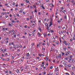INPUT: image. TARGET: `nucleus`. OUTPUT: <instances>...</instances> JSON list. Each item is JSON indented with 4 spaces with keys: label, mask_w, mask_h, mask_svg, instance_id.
Returning a JSON list of instances; mask_svg holds the SVG:
<instances>
[{
    "label": "nucleus",
    "mask_w": 75,
    "mask_h": 75,
    "mask_svg": "<svg viewBox=\"0 0 75 75\" xmlns=\"http://www.w3.org/2000/svg\"><path fill=\"white\" fill-rule=\"evenodd\" d=\"M52 22H50V25H49V27H51V25H52Z\"/></svg>",
    "instance_id": "f257e3e1"
},
{
    "label": "nucleus",
    "mask_w": 75,
    "mask_h": 75,
    "mask_svg": "<svg viewBox=\"0 0 75 75\" xmlns=\"http://www.w3.org/2000/svg\"><path fill=\"white\" fill-rule=\"evenodd\" d=\"M22 11H23V9H21V11H19V12L21 13H22Z\"/></svg>",
    "instance_id": "f03ea898"
},
{
    "label": "nucleus",
    "mask_w": 75,
    "mask_h": 75,
    "mask_svg": "<svg viewBox=\"0 0 75 75\" xmlns=\"http://www.w3.org/2000/svg\"><path fill=\"white\" fill-rule=\"evenodd\" d=\"M38 29L40 30V31H42V30L41 29V28H40V27H39Z\"/></svg>",
    "instance_id": "7ed1b4c3"
},
{
    "label": "nucleus",
    "mask_w": 75,
    "mask_h": 75,
    "mask_svg": "<svg viewBox=\"0 0 75 75\" xmlns=\"http://www.w3.org/2000/svg\"><path fill=\"white\" fill-rule=\"evenodd\" d=\"M61 54H59L58 56V58H61Z\"/></svg>",
    "instance_id": "20e7f679"
},
{
    "label": "nucleus",
    "mask_w": 75,
    "mask_h": 75,
    "mask_svg": "<svg viewBox=\"0 0 75 75\" xmlns=\"http://www.w3.org/2000/svg\"><path fill=\"white\" fill-rule=\"evenodd\" d=\"M8 25L10 26V27H12V25L10 23H9L8 24Z\"/></svg>",
    "instance_id": "39448f33"
},
{
    "label": "nucleus",
    "mask_w": 75,
    "mask_h": 75,
    "mask_svg": "<svg viewBox=\"0 0 75 75\" xmlns=\"http://www.w3.org/2000/svg\"><path fill=\"white\" fill-rule=\"evenodd\" d=\"M71 67V64H69L68 66V67H69V68H70V67Z\"/></svg>",
    "instance_id": "423d86ee"
},
{
    "label": "nucleus",
    "mask_w": 75,
    "mask_h": 75,
    "mask_svg": "<svg viewBox=\"0 0 75 75\" xmlns=\"http://www.w3.org/2000/svg\"><path fill=\"white\" fill-rule=\"evenodd\" d=\"M16 48H19L18 45H16Z\"/></svg>",
    "instance_id": "0eeeda50"
},
{
    "label": "nucleus",
    "mask_w": 75,
    "mask_h": 75,
    "mask_svg": "<svg viewBox=\"0 0 75 75\" xmlns=\"http://www.w3.org/2000/svg\"><path fill=\"white\" fill-rule=\"evenodd\" d=\"M38 34L39 35V37H40L41 36V34H40V33L39 32L38 33Z\"/></svg>",
    "instance_id": "6e6552de"
},
{
    "label": "nucleus",
    "mask_w": 75,
    "mask_h": 75,
    "mask_svg": "<svg viewBox=\"0 0 75 75\" xmlns=\"http://www.w3.org/2000/svg\"><path fill=\"white\" fill-rule=\"evenodd\" d=\"M29 55H30V54H29V53H27V57H29Z\"/></svg>",
    "instance_id": "1a4fd4ad"
},
{
    "label": "nucleus",
    "mask_w": 75,
    "mask_h": 75,
    "mask_svg": "<svg viewBox=\"0 0 75 75\" xmlns=\"http://www.w3.org/2000/svg\"><path fill=\"white\" fill-rule=\"evenodd\" d=\"M65 54L66 55H68V54H67V52H65Z\"/></svg>",
    "instance_id": "9d476101"
},
{
    "label": "nucleus",
    "mask_w": 75,
    "mask_h": 75,
    "mask_svg": "<svg viewBox=\"0 0 75 75\" xmlns=\"http://www.w3.org/2000/svg\"><path fill=\"white\" fill-rule=\"evenodd\" d=\"M13 48H15V50H16V46L15 45H13Z\"/></svg>",
    "instance_id": "9b49d317"
},
{
    "label": "nucleus",
    "mask_w": 75,
    "mask_h": 75,
    "mask_svg": "<svg viewBox=\"0 0 75 75\" xmlns=\"http://www.w3.org/2000/svg\"><path fill=\"white\" fill-rule=\"evenodd\" d=\"M42 8H43V9H45V8H44V6H43L42 5Z\"/></svg>",
    "instance_id": "f8f14e48"
},
{
    "label": "nucleus",
    "mask_w": 75,
    "mask_h": 75,
    "mask_svg": "<svg viewBox=\"0 0 75 75\" xmlns=\"http://www.w3.org/2000/svg\"><path fill=\"white\" fill-rule=\"evenodd\" d=\"M44 37L45 38L47 37V36H46V34H45V33L44 34Z\"/></svg>",
    "instance_id": "ddd939ff"
},
{
    "label": "nucleus",
    "mask_w": 75,
    "mask_h": 75,
    "mask_svg": "<svg viewBox=\"0 0 75 75\" xmlns=\"http://www.w3.org/2000/svg\"><path fill=\"white\" fill-rule=\"evenodd\" d=\"M62 55H65V54L64 53V52L62 53Z\"/></svg>",
    "instance_id": "4468645a"
},
{
    "label": "nucleus",
    "mask_w": 75,
    "mask_h": 75,
    "mask_svg": "<svg viewBox=\"0 0 75 75\" xmlns=\"http://www.w3.org/2000/svg\"><path fill=\"white\" fill-rule=\"evenodd\" d=\"M48 25V24L47 23H46L45 24V26L47 27V25Z\"/></svg>",
    "instance_id": "2eb2a0df"
},
{
    "label": "nucleus",
    "mask_w": 75,
    "mask_h": 75,
    "mask_svg": "<svg viewBox=\"0 0 75 75\" xmlns=\"http://www.w3.org/2000/svg\"><path fill=\"white\" fill-rule=\"evenodd\" d=\"M48 31H49V32H50V31H51V29H49L48 30Z\"/></svg>",
    "instance_id": "dca6fc26"
},
{
    "label": "nucleus",
    "mask_w": 75,
    "mask_h": 75,
    "mask_svg": "<svg viewBox=\"0 0 75 75\" xmlns=\"http://www.w3.org/2000/svg\"><path fill=\"white\" fill-rule=\"evenodd\" d=\"M16 72H17V73H18L19 72V70H18V69L17 70Z\"/></svg>",
    "instance_id": "f3484780"
},
{
    "label": "nucleus",
    "mask_w": 75,
    "mask_h": 75,
    "mask_svg": "<svg viewBox=\"0 0 75 75\" xmlns=\"http://www.w3.org/2000/svg\"><path fill=\"white\" fill-rule=\"evenodd\" d=\"M15 22V21H12V23H14V22Z\"/></svg>",
    "instance_id": "a211bd4d"
},
{
    "label": "nucleus",
    "mask_w": 75,
    "mask_h": 75,
    "mask_svg": "<svg viewBox=\"0 0 75 75\" xmlns=\"http://www.w3.org/2000/svg\"><path fill=\"white\" fill-rule=\"evenodd\" d=\"M66 42H67V41H65V40H64V44H65V43H66Z\"/></svg>",
    "instance_id": "6ab92c4d"
},
{
    "label": "nucleus",
    "mask_w": 75,
    "mask_h": 75,
    "mask_svg": "<svg viewBox=\"0 0 75 75\" xmlns=\"http://www.w3.org/2000/svg\"><path fill=\"white\" fill-rule=\"evenodd\" d=\"M64 18L65 19H66V18H67V16H66V15L64 16Z\"/></svg>",
    "instance_id": "aec40b11"
},
{
    "label": "nucleus",
    "mask_w": 75,
    "mask_h": 75,
    "mask_svg": "<svg viewBox=\"0 0 75 75\" xmlns=\"http://www.w3.org/2000/svg\"><path fill=\"white\" fill-rule=\"evenodd\" d=\"M4 55H7V53H5Z\"/></svg>",
    "instance_id": "412c9836"
},
{
    "label": "nucleus",
    "mask_w": 75,
    "mask_h": 75,
    "mask_svg": "<svg viewBox=\"0 0 75 75\" xmlns=\"http://www.w3.org/2000/svg\"><path fill=\"white\" fill-rule=\"evenodd\" d=\"M53 68V67L52 66H51L50 67V69H52Z\"/></svg>",
    "instance_id": "4be33fe9"
},
{
    "label": "nucleus",
    "mask_w": 75,
    "mask_h": 75,
    "mask_svg": "<svg viewBox=\"0 0 75 75\" xmlns=\"http://www.w3.org/2000/svg\"><path fill=\"white\" fill-rule=\"evenodd\" d=\"M65 10H64L63 11V13H65Z\"/></svg>",
    "instance_id": "5701e85b"
},
{
    "label": "nucleus",
    "mask_w": 75,
    "mask_h": 75,
    "mask_svg": "<svg viewBox=\"0 0 75 75\" xmlns=\"http://www.w3.org/2000/svg\"><path fill=\"white\" fill-rule=\"evenodd\" d=\"M63 64H66V62H65V61H64L63 62Z\"/></svg>",
    "instance_id": "b1692460"
},
{
    "label": "nucleus",
    "mask_w": 75,
    "mask_h": 75,
    "mask_svg": "<svg viewBox=\"0 0 75 75\" xmlns=\"http://www.w3.org/2000/svg\"><path fill=\"white\" fill-rule=\"evenodd\" d=\"M16 16H18V17H20V15H19V14H16Z\"/></svg>",
    "instance_id": "393cba45"
},
{
    "label": "nucleus",
    "mask_w": 75,
    "mask_h": 75,
    "mask_svg": "<svg viewBox=\"0 0 75 75\" xmlns=\"http://www.w3.org/2000/svg\"><path fill=\"white\" fill-rule=\"evenodd\" d=\"M67 53L69 54H70V53H71V52H69V51H68Z\"/></svg>",
    "instance_id": "a878e982"
},
{
    "label": "nucleus",
    "mask_w": 75,
    "mask_h": 75,
    "mask_svg": "<svg viewBox=\"0 0 75 75\" xmlns=\"http://www.w3.org/2000/svg\"><path fill=\"white\" fill-rule=\"evenodd\" d=\"M26 3H28V2H29V1L27 0H26Z\"/></svg>",
    "instance_id": "bb28decb"
},
{
    "label": "nucleus",
    "mask_w": 75,
    "mask_h": 75,
    "mask_svg": "<svg viewBox=\"0 0 75 75\" xmlns=\"http://www.w3.org/2000/svg\"><path fill=\"white\" fill-rule=\"evenodd\" d=\"M11 62L12 63H14V60H12Z\"/></svg>",
    "instance_id": "cd10ccee"
},
{
    "label": "nucleus",
    "mask_w": 75,
    "mask_h": 75,
    "mask_svg": "<svg viewBox=\"0 0 75 75\" xmlns=\"http://www.w3.org/2000/svg\"><path fill=\"white\" fill-rule=\"evenodd\" d=\"M65 67H68V65H67V64H65Z\"/></svg>",
    "instance_id": "c85d7f7f"
},
{
    "label": "nucleus",
    "mask_w": 75,
    "mask_h": 75,
    "mask_svg": "<svg viewBox=\"0 0 75 75\" xmlns=\"http://www.w3.org/2000/svg\"><path fill=\"white\" fill-rule=\"evenodd\" d=\"M50 0H46V2H47V3Z\"/></svg>",
    "instance_id": "c756f323"
},
{
    "label": "nucleus",
    "mask_w": 75,
    "mask_h": 75,
    "mask_svg": "<svg viewBox=\"0 0 75 75\" xmlns=\"http://www.w3.org/2000/svg\"><path fill=\"white\" fill-rule=\"evenodd\" d=\"M37 9H35V12H37Z\"/></svg>",
    "instance_id": "7c9ffc66"
},
{
    "label": "nucleus",
    "mask_w": 75,
    "mask_h": 75,
    "mask_svg": "<svg viewBox=\"0 0 75 75\" xmlns=\"http://www.w3.org/2000/svg\"><path fill=\"white\" fill-rule=\"evenodd\" d=\"M48 58H46V61H48Z\"/></svg>",
    "instance_id": "2f4dec72"
},
{
    "label": "nucleus",
    "mask_w": 75,
    "mask_h": 75,
    "mask_svg": "<svg viewBox=\"0 0 75 75\" xmlns=\"http://www.w3.org/2000/svg\"><path fill=\"white\" fill-rule=\"evenodd\" d=\"M1 43L2 44H3V41H1Z\"/></svg>",
    "instance_id": "473e14b6"
},
{
    "label": "nucleus",
    "mask_w": 75,
    "mask_h": 75,
    "mask_svg": "<svg viewBox=\"0 0 75 75\" xmlns=\"http://www.w3.org/2000/svg\"><path fill=\"white\" fill-rule=\"evenodd\" d=\"M43 74L45 75V74H46V72H45V71L43 73Z\"/></svg>",
    "instance_id": "72a5a7b5"
},
{
    "label": "nucleus",
    "mask_w": 75,
    "mask_h": 75,
    "mask_svg": "<svg viewBox=\"0 0 75 75\" xmlns=\"http://www.w3.org/2000/svg\"><path fill=\"white\" fill-rule=\"evenodd\" d=\"M18 4H17L15 6H16V7H18Z\"/></svg>",
    "instance_id": "f704fd0d"
},
{
    "label": "nucleus",
    "mask_w": 75,
    "mask_h": 75,
    "mask_svg": "<svg viewBox=\"0 0 75 75\" xmlns=\"http://www.w3.org/2000/svg\"><path fill=\"white\" fill-rule=\"evenodd\" d=\"M38 14H39V15H41V13H40V12H38Z\"/></svg>",
    "instance_id": "c9c22d12"
},
{
    "label": "nucleus",
    "mask_w": 75,
    "mask_h": 75,
    "mask_svg": "<svg viewBox=\"0 0 75 75\" xmlns=\"http://www.w3.org/2000/svg\"><path fill=\"white\" fill-rule=\"evenodd\" d=\"M61 9H62V10H64V7H62Z\"/></svg>",
    "instance_id": "e433bc0d"
},
{
    "label": "nucleus",
    "mask_w": 75,
    "mask_h": 75,
    "mask_svg": "<svg viewBox=\"0 0 75 75\" xmlns=\"http://www.w3.org/2000/svg\"><path fill=\"white\" fill-rule=\"evenodd\" d=\"M8 16H5V17H6V18H7V17H8Z\"/></svg>",
    "instance_id": "4c0bfd02"
},
{
    "label": "nucleus",
    "mask_w": 75,
    "mask_h": 75,
    "mask_svg": "<svg viewBox=\"0 0 75 75\" xmlns=\"http://www.w3.org/2000/svg\"><path fill=\"white\" fill-rule=\"evenodd\" d=\"M57 14H58V13H57V12H56L55 14H56V15H57Z\"/></svg>",
    "instance_id": "58836bf2"
},
{
    "label": "nucleus",
    "mask_w": 75,
    "mask_h": 75,
    "mask_svg": "<svg viewBox=\"0 0 75 75\" xmlns=\"http://www.w3.org/2000/svg\"><path fill=\"white\" fill-rule=\"evenodd\" d=\"M56 44H58V41L56 42Z\"/></svg>",
    "instance_id": "ea45409f"
},
{
    "label": "nucleus",
    "mask_w": 75,
    "mask_h": 75,
    "mask_svg": "<svg viewBox=\"0 0 75 75\" xmlns=\"http://www.w3.org/2000/svg\"><path fill=\"white\" fill-rule=\"evenodd\" d=\"M49 29V28H46V30H48Z\"/></svg>",
    "instance_id": "a19ab883"
},
{
    "label": "nucleus",
    "mask_w": 75,
    "mask_h": 75,
    "mask_svg": "<svg viewBox=\"0 0 75 75\" xmlns=\"http://www.w3.org/2000/svg\"><path fill=\"white\" fill-rule=\"evenodd\" d=\"M9 74H11V71H9Z\"/></svg>",
    "instance_id": "79ce46f5"
},
{
    "label": "nucleus",
    "mask_w": 75,
    "mask_h": 75,
    "mask_svg": "<svg viewBox=\"0 0 75 75\" xmlns=\"http://www.w3.org/2000/svg\"><path fill=\"white\" fill-rule=\"evenodd\" d=\"M62 39H64V38H65V37L63 36L62 37Z\"/></svg>",
    "instance_id": "37998d69"
},
{
    "label": "nucleus",
    "mask_w": 75,
    "mask_h": 75,
    "mask_svg": "<svg viewBox=\"0 0 75 75\" xmlns=\"http://www.w3.org/2000/svg\"><path fill=\"white\" fill-rule=\"evenodd\" d=\"M51 32H52V33H54V30H51Z\"/></svg>",
    "instance_id": "c03bdc74"
},
{
    "label": "nucleus",
    "mask_w": 75,
    "mask_h": 75,
    "mask_svg": "<svg viewBox=\"0 0 75 75\" xmlns=\"http://www.w3.org/2000/svg\"><path fill=\"white\" fill-rule=\"evenodd\" d=\"M67 50V48H64V50Z\"/></svg>",
    "instance_id": "a18cd8bd"
},
{
    "label": "nucleus",
    "mask_w": 75,
    "mask_h": 75,
    "mask_svg": "<svg viewBox=\"0 0 75 75\" xmlns=\"http://www.w3.org/2000/svg\"><path fill=\"white\" fill-rule=\"evenodd\" d=\"M6 50H7L6 49H4V51H6Z\"/></svg>",
    "instance_id": "49530a36"
},
{
    "label": "nucleus",
    "mask_w": 75,
    "mask_h": 75,
    "mask_svg": "<svg viewBox=\"0 0 75 75\" xmlns=\"http://www.w3.org/2000/svg\"><path fill=\"white\" fill-rule=\"evenodd\" d=\"M5 6H7V5H8V4L6 3V4H5Z\"/></svg>",
    "instance_id": "de8ad7c7"
},
{
    "label": "nucleus",
    "mask_w": 75,
    "mask_h": 75,
    "mask_svg": "<svg viewBox=\"0 0 75 75\" xmlns=\"http://www.w3.org/2000/svg\"><path fill=\"white\" fill-rule=\"evenodd\" d=\"M67 34H69V33L68 32H67Z\"/></svg>",
    "instance_id": "09e8293b"
},
{
    "label": "nucleus",
    "mask_w": 75,
    "mask_h": 75,
    "mask_svg": "<svg viewBox=\"0 0 75 75\" xmlns=\"http://www.w3.org/2000/svg\"><path fill=\"white\" fill-rule=\"evenodd\" d=\"M32 18H33V17H32V16H30V19H32Z\"/></svg>",
    "instance_id": "8fccbe9b"
},
{
    "label": "nucleus",
    "mask_w": 75,
    "mask_h": 75,
    "mask_svg": "<svg viewBox=\"0 0 75 75\" xmlns=\"http://www.w3.org/2000/svg\"><path fill=\"white\" fill-rule=\"evenodd\" d=\"M37 46L38 47H39L40 46V44H37Z\"/></svg>",
    "instance_id": "3c124183"
},
{
    "label": "nucleus",
    "mask_w": 75,
    "mask_h": 75,
    "mask_svg": "<svg viewBox=\"0 0 75 75\" xmlns=\"http://www.w3.org/2000/svg\"><path fill=\"white\" fill-rule=\"evenodd\" d=\"M32 45H34V43H32Z\"/></svg>",
    "instance_id": "603ef678"
},
{
    "label": "nucleus",
    "mask_w": 75,
    "mask_h": 75,
    "mask_svg": "<svg viewBox=\"0 0 75 75\" xmlns=\"http://www.w3.org/2000/svg\"><path fill=\"white\" fill-rule=\"evenodd\" d=\"M42 50H45V48H42Z\"/></svg>",
    "instance_id": "864d4df0"
},
{
    "label": "nucleus",
    "mask_w": 75,
    "mask_h": 75,
    "mask_svg": "<svg viewBox=\"0 0 75 75\" xmlns=\"http://www.w3.org/2000/svg\"><path fill=\"white\" fill-rule=\"evenodd\" d=\"M20 48H22V46L21 45H20Z\"/></svg>",
    "instance_id": "5fc2aeb1"
},
{
    "label": "nucleus",
    "mask_w": 75,
    "mask_h": 75,
    "mask_svg": "<svg viewBox=\"0 0 75 75\" xmlns=\"http://www.w3.org/2000/svg\"><path fill=\"white\" fill-rule=\"evenodd\" d=\"M65 74H66V75H69V74H68V73H65Z\"/></svg>",
    "instance_id": "6e6d98bb"
},
{
    "label": "nucleus",
    "mask_w": 75,
    "mask_h": 75,
    "mask_svg": "<svg viewBox=\"0 0 75 75\" xmlns=\"http://www.w3.org/2000/svg\"><path fill=\"white\" fill-rule=\"evenodd\" d=\"M7 59H8V60H7V61H9L10 60V59L8 58H7Z\"/></svg>",
    "instance_id": "4d7b16f0"
},
{
    "label": "nucleus",
    "mask_w": 75,
    "mask_h": 75,
    "mask_svg": "<svg viewBox=\"0 0 75 75\" xmlns=\"http://www.w3.org/2000/svg\"><path fill=\"white\" fill-rule=\"evenodd\" d=\"M25 28H27V25H25Z\"/></svg>",
    "instance_id": "13d9d810"
},
{
    "label": "nucleus",
    "mask_w": 75,
    "mask_h": 75,
    "mask_svg": "<svg viewBox=\"0 0 75 75\" xmlns=\"http://www.w3.org/2000/svg\"><path fill=\"white\" fill-rule=\"evenodd\" d=\"M17 10H18L17 8H15V10H16V11Z\"/></svg>",
    "instance_id": "bf43d9fd"
},
{
    "label": "nucleus",
    "mask_w": 75,
    "mask_h": 75,
    "mask_svg": "<svg viewBox=\"0 0 75 75\" xmlns=\"http://www.w3.org/2000/svg\"><path fill=\"white\" fill-rule=\"evenodd\" d=\"M71 16H73V15H74V13H71Z\"/></svg>",
    "instance_id": "052dcab7"
},
{
    "label": "nucleus",
    "mask_w": 75,
    "mask_h": 75,
    "mask_svg": "<svg viewBox=\"0 0 75 75\" xmlns=\"http://www.w3.org/2000/svg\"><path fill=\"white\" fill-rule=\"evenodd\" d=\"M8 72H7V71H5V73H7Z\"/></svg>",
    "instance_id": "680f3d73"
},
{
    "label": "nucleus",
    "mask_w": 75,
    "mask_h": 75,
    "mask_svg": "<svg viewBox=\"0 0 75 75\" xmlns=\"http://www.w3.org/2000/svg\"><path fill=\"white\" fill-rule=\"evenodd\" d=\"M70 41H72V39H71L70 40Z\"/></svg>",
    "instance_id": "e2e57ef3"
},
{
    "label": "nucleus",
    "mask_w": 75,
    "mask_h": 75,
    "mask_svg": "<svg viewBox=\"0 0 75 75\" xmlns=\"http://www.w3.org/2000/svg\"><path fill=\"white\" fill-rule=\"evenodd\" d=\"M24 5V4H21V6H23Z\"/></svg>",
    "instance_id": "0e129e2a"
},
{
    "label": "nucleus",
    "mask_w": 75,
    "mask_h": 75,
    "mask_svg": "<svg viewBox=\"0 0 75 75\" xmlns=\"http://www.w3.org/2000/svg\"><path fill=\"white\" fill-rule=\"evenodd\" d=\"M71 61V59H69V61L70 62V61Z\"/></svg>",
    "instance_id": "69168bd1"
},
{
    "label": "nucleus",
    "mask_w": 75,
    "mask_h": 75,
    "mask_svg": "<svg viewBox=\"0 0 75 75\" xmlns=\"http://www.w3.org/2000/svg\"><path fill=\"white\" fill-rule=\"evenodd\" d=\"M14 37H16V35H14Z\"/></svg>",
    "instance_id": "338daca9"
},
{
    "label": "nucleus",
    "mask_w": 75,
    "mask_h": 75,
    "mask_svg": "<svg viewBox=\"0 0 75 75\" xmlns=\"http://www.w3.org/2000/svg\"><path fill=\"white\" fill-rule=\"evenodd\" d=\"M45 43H43L42 45H45Z\"/></svg>",
    "instance_id": "774afa93"
}]
</instances>
